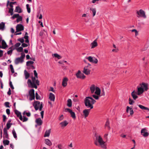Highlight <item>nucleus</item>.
<instances>
[{
	"label": "nucleus",
	"instance_id": "1",
	"mask_svg": "<svg viewBox=\"0 0 149 149\" xmlns=\"http://www.w3.org/2000/svg\"><path fill=\"white\" fill-rule=\"evenodd\" d=\"M95 136L96 139L94 142L96 146L100 147L103 149H106V142L103 140L101 136L100 135H96Z\"/></svg>",
	"mask_w": 149,
	"mask_h": 149
},
{
	"label": "nucleus",
	"instance_id": "2",
	"mask_svg": "<svg viewBox=\"0 0 149 149\" xmlns=\"http://www.w3.org/2000/svg\"><path fill=\"white\" fill-rule=\"evenodd\" d=\"M148 84L143 82L140 84L139 86H137V94L138 95H140L142 94L144 91H147L148 89Z\"/></svg>",
	"mask_w": 149,
	"mask_h": 149
},
{
	"label": "nucleus",
	"instance_id": "3",
	"mask_svg": "<svg viewBox=\"0 0 149 149\" xmlns=\"http://www.w3.org/2000/svg\"><path fill=\"white\" fill-rule=\"evenodd\" d=\"M84 102L85 106L87 108L92 109L93 107V104L96 101L91 97H87L85 98Z\"/></svg>",
	"mask_w": 149,
	"mask_h": 149
},
{
	"label": "nucleus",
	"instance_id": "4",
	"mask_svg": "<svg viewBox=\"0 0 149 149\" xmlns=\"http://www.w3.org/2000/svg\"><path fill=\"white\" fill-rule=\"evenodd\" d=\"M28 86L31 88H37V85L39 84V81L36 78L34 77H32V80L29 79L27 82Z\"/></svg>",
	"mask_w": 149,
	"mask_h": 149
},
{
	"label": "nucleus",
	"instance_id": "5",
	"mask_svg": "<svg viewBox=\"0 0 149 149\" xmlns=\"http://www.w3.org/2000/svg\"><path fill=\"white\" fill-rule=\"evenodd\" d=\"M33 105L36 110H37L39 109L40 111L42 110L43 107L42 102L40 103L38 101L35 102Z\"/></svg>",
	"mask_w": 149,
	"mask_h": 149
},
{
	"label": "nucleus",
	"instance_id": "6",
	"mask_svg": "<svg viewBox=\"0 0 149 149\" xmlns=\"http://www.w3.org/2000/svg\"><path fill=\"white\" fill-rule=\"evenodd\" d=\"M91 65L89 63H88L87 66H85L83 72L86 75H88L90 74L91 68Z\"/></svg>",
	"mask_w": 149,
	"mask_h": 149
},
{
	"label": "nucleus",
	"instance_id": "7",
	"mask_svg": "<svg viewBox=\"0 0 149 149\" xmlns=\"http://www.w3.org/2000/svg\"><path fill=\"white\" fill-rule=\"evenodd\" d=\"M136 14H137V17H142L144 18H146V17L145 12L142 9L137 11Z\"/></svg>",
	"mask_w": 149,
	"mask_h": 149
},
{
	"label": "nucleus",
	"instance_id": "8",
	"mask_svg": "<svg viewBox=\"0 0 149 149\" xmlns=\"http://www.w3.org/2000/svg\"><path fill=\"white\" fill-rule=\"evenodd\" d=\"M85 58L86 59H88L90 62L95 64H97L98 62L97 59L95 57L89 56L88 57H86Z\"/></svg>",
	"mask_w": 149,
	"mask_h": 149
},
{
	"label": "nucleus",
	"instance_id": "9",
	"mask_svg": "<svg viewBox=\"0 0 149 149\" xmlns=\"http://www.w3.org/2000/svg\"><path fill=\"white\" fill-rule=\"evenodd\" d=\"M65 111L66 112L69 113L71 115V116L74 119H75L76 117L75 113L72 110L69 108H65Z\"/></svg>",
	"mask_w": 149,
	"mask_h": 149
},
{
	"label": "nucleus",
	"instance_id": "10",
	"mask_svg": "<svg viewBox=\"0 0 149 149\" xmlns=\"http://www.w3.org/2000/svg\"><path fill=\"white\" fill-rule=\"evenodd\" d=\"M76 76L77 78L81 79H84L86 77L84 74L82 73L80 71H78L77 73L76 74Z\"/></svg>",
	"mask_w": 149,
	"mask_h": 149
},
{
	"label": "nucleus",
	"instance_id": "11",
	"mask_svg": "<svg viewBox=\"0 0 149 149\" xmlns=\"http://www.w3.org/2000/svg\"><path fill=\"white\" fill-rule=\"evenodd\" d=\"M141 134L144 137H147L149 135V133L147 132V130L146 128L142 129L141 130Z\"/></svg>",
	"mask_w": 149,
	"mask_h": 149
},
{
	"label": "nucleus",
	"instance_id": "12",
	"mask_svg": "<svg viewBox=\"0 0 149 149\" xmlns=\"http://www.w3.org/2000/svg\"><path fill=\"white\" fill-rule=\"evenodd\" d=\"M29 94L30 96L29 99L32 100L35 99L34 90L33 89H31L29 92Z\"/></svg>",
	"mask_w": 149,
	"mask_h": 149
},
{
	"label": "nucleus",
	"instance_id": "13",
	"mask_svg": "<svg viewBox=\"0 0 149 149\" xmlns=\"http://www.w3.org/2000/svg\"><path fill=\"white\" fill-rule=\"evenodd\" d=\"M24 29V27L21 24H18L16 26V32H19L23 30Z\"/></svg>",
	"mask_w": 149,
	"mask_h": 149
},
{
	"label": "nucleus",
	"instance_id": "14",
	"mask_svg": "<svg viewBox=\"0 0 149 149\" xmlns=\"http://www.w3.org/2000/svg\"><path fill=\"white\" fill-rule=\"evenodd\" d=\"M90 13L92 14L93 17H94L95 15L97 12V10L96 8H91L89 9Z\"/></svg>",
	"mask_w": 149,
	"mask_h": 149
},
{
	"label": "nucleus",
	"instance_id": "15",
	"mask_svg": "<svg viewBox=\"0 0 149 149\" xmlns=\"http://www.w3.org/2000/svg\"><path fill=\"white\" fill-rule=\"evenodd\" d=\"M68 81V79L66 77H65L63 79L62 84L63 87H65L67 86Z\"/></svg>",
	"mask_w": 149,
	"mask_h": 149
},
{
	"label": "nucleus",
	"instance_id": "16",
	"mask_svg": "<svg viewBox=\"0 0 149 149\" xmlns=\"http://www.w3.org/2000/svg\"><path fill=\"white\" fill-rule=\"evenodd\" d=\"M24 61V60L19 57L15 59V63L17 65L19 63H22Z\"/></svg>",
	"mask_w": 149,
	"mask_h": 149
},
{
	"label": "nucleus",
	"instance_id": "17",
	"mask_svg": "<svg viewBox=\"0 0 149 149\" xmlns=\"http://www.w3.org/2000/svg\"><path fill=\"white\" fill-rule=\"evenodd\" d=\"M91 109H85L83 111V113L84 116L85 118L87 117L89 114L90 110Z\"/></svg>",
	"mask_w": 149,
	"mask_h": 149
},
{
	"label": "nucleus",
	"instance_id": "18",
	"mask_svg": "<svg viewBox=\"0 0 149 149\" xmlns=\"http://www.w3.org/2000/svg\"><path fill=\"white\" fill-rule=\"evenodd\" d=\"M15 113L17 115V117H19L20 120H22V117L21 114V113L17 110H15Z\"/></svg>",
	"mask_w": 149,
	"mask_h": 149
},
{
	"label": "nucleus",
	"instance_id": "19",
	"mask_svg": "<svg viewBox=\"0 0 149 149\" xmlns=\"http://www.w3.org/2000/svg\"><path fill=\"white\" fill-rule=\"evenodd\" d=\"M137 93L136 92H135L134 90L131 93V95L133 99L134 100H136V99L138 97V96H137V95H137Z\"/></svg>",
	"mask_w": 149,
	"mask_h": 149
},
{
	"label": "nucleus",
	"instance_id": "20",
	"mask_svg": "<svg viewBox=\"0 0 149 149\" xmlns=\"http://www.w3.org/2000/svg\"><path fill=\"white\" fill-rule=\"evenodd\" d=\"M36 122L38 125H40L42 124V121L40 118H38L36 119Z\"/></svg>",
	"mask_w": 149,
	"mask_h": 149
},
{
	"label": "nucleus",
	"instance_id": "21",
	"mask_svg": "<svg viewBox=\"0 0 149 149\" xmlns=\"http://www.w3.org/2000/svg\"><path fill=\"white\" fill-rule=\"evenodd\" d=\"M55 96L52 93H50L49 96V99L51 101L54 102L55 100Z\"/></svg>",
	"mask_w": 149,
	"mask_h": 149
},
{
	"label": "nucleus",
	"instance_id": "22",
	"mask_svg": "<svg viewBox=\"0 0 149 149\" xmlns=\"http://www.w3.org/2000/svg\"><path fill=\"white\" fill-rule=\"evenodd\" d=\"M97 43L96 41V40H94L91 44V48L93 49L95 47L97 46Z\"/></svg>",
	"mask_w": 149,
	"mask_h": 149
},
{
	"label": "nucleus",
	"instance_id": "23",
	"mask_svg": "<svg viewBox=\"0 0 149 149\" xmlns=\"http://www.w3.org/2000/svg\"><path fill=\"white\" fill-rule=\"evenodd\" d=\"M96 87L94 84H92L90 87V90L91 91V93H92L94 92L95 89H96Z\"/></svg>",
	"mask_w": 149,
	"mask_h": 149
},
{
	"label": "nucleus",
	"instance_id": "24",
	"mask_svg": "<svg viewBox=\"0 0 149 149\" xmlns=\"http://www.w3.org/2000/svg\"><path fill=\"white\" fill-rule=\"evenodd\" d=\"M130 110V114L131 116L134 113V111L133 109L132 108H130L129 107L127 106V107L126 112L128 113L129 112V110Z\"/></svg>",
	"mask_w": 149,
	"mask_h": 149
},
{
	"label": "nucleus",
	"instance_id": "25",
	"mask_svg": "<svg viewBox=\"0 0 149 149\" xmlns=\"http://www.w3.org/2000/svg\"><path fill=\"white\" fill-rule=\"evenodd\" d=\"M22 10L21 8L19 6H17L16 7L15 9V12L20 13L22 12Z\"/></svg>",
	"mask_w": 149,
	"mask_h": 149
},
{
	"label": "nucleus",
	"instance_id": "26",
	"mask_svg": "<svg viewBox=\"0 0 149 149\" xmlns=\"http://www.w3.org/2000/svg\"><path fill=\"white\" fill-rule=\"evenodd\" d=\"M95 91V93L97 95H100L101 93V90L98 87H96Z\"/></svg>",
	"mask_w": 149,
	"mask_h": 149
},
{
	"label": "nucleus",
	"instance_id": "27",
	"mask_svg": "<svg viewBox=\"0 0 149 149\" xmlns=\"http://www.w3.org/2000/svg\"><path fill=\"white\" fill-rule=\"evenodd\" d=\"M68 124V123L66 120L60 123V124L62 127L66 126Z\"/></svg>",
	"mask_w": 149,
	"mask_h": 149
},
{
	"label": "nucleus",
	"instance_id": "28",
	"mask_svg": "<svg viewBox=\"0 0 149 149\" xmlns=\"http://www.w3.org/2000/svg\"><path fill=\"white\" fill-rule=\"evenodd\" d=\"M45 143L46 145L49 146H50L52 145V142L48 139H45Z\"/></svg>",
	"mask_w": 149,
	"mask_h": 149
},
{
	"label": "nucleus",
	"instance_id": "29",
	"mask_svg": "<svg viewBox=\"0 0 149 149\" xmlns=\"http://www.w3.org/2000/svg\"><path fill=\"white\" fill-rule=\"evenodd\" d=\"M138 106L140 109L142 110H147L149 111V108L147 107H145L141 104H139Z\"/></svg>",
	"mask_w": 149,
	"mask_h": 149
},
{
	"label": "nucleus",
	"instance_id": "30",
	"mask_svg": "<svg viewBox=\"0 0 149 149\" xmlns=\"http://www.w3.org/2000/svg\"><path fill=\"white\" fill-rule=\"evenodd\" d=\"M2 48L3 49H6L8 46L6 42L4 40H2Z\"/></svg>",
	"mask_w": 149,
	"mask_h": 149
},
{
	"label": "nucleus",
	"instance_id": "31",
	"mask_svg": "<svg viewBox=\"0 0 149 149\" xmlns=\"http://www.w3.org/2000/svg\"><path fill=\"white\" fill-rule=\"evenodd\" d=\"M11 120H10L8 121L6 124L7 129L8 130L11 127V125H12V123H10Z\"/></svg>",
	"mask_w": 149,
	"mask_h": 149
},
{
	"label": "nucleus",
	"instance_id": "32",
	"mask_svg": "<svg viewBox=\"0 0 149 149\" xmlns=\"http://www.w3.org/2000/svg\"><path fill=\"white\" fill-rule=\"evenodd\" d=\"M5 27V24L4 22H1L0 23V30L3 31L4 30Z\"/></svg>",
	"mask_w": 149,
	"mask_h": 149
},
{
	"label": "nucleus",
	"instance_id": "33",
	"mask_svg": "<svg viewBox=\"0 0 149 149\" xmlns=\"http://www.w3.org/2000/svg\"><path fill=\"white\" fill-rule=\"evenodd\" d=\"M72 102L71 99H68L67 100V106L70 107L72 106Z\"/></svg>",
	"mask_w": 149,
	"mask_h": 149
},
{
	"label": "nucleus",
	"instance_id": "34",
	"mask_svg": "<svg viewBox=\"0 0 149 149\" xmlns=\"http://www.w3.org/2000/svg\"><path fill=\"white\" fill-rule=\"evenodd\" d=\"M51 132V129L47 130L46 131L45 135L44 137H49L50 135V134Z\"/></svg>",
	"mask_w": 149,
	"mask_h": 149
},
{
	"label": "nucleus",
	"instance_id": "35",
	"mask_svg": "<svg viewBox=\"0 0 149 149\" xmlns=\"http://www.w3.org/2000/svg\"><path fill=\"white\" fill-rule=\"evenodd\" d=\"M24 74L25 76V78L26 79H28L30 76L29 74L26 70H25L24 71Z\"/></svg>",
	"mask_w": 149,
	"mask_h": 149
},
{
	"label": "nucleus",
	"instance_id": "36",
	"mask_svg": "<svg viewBox=\"0 0 149 149\" xmlns=\"http://www.w3.org/2000/svg\"><path fill=\"white\" fill-rule=\"evenodd\" d=\"M105 127H107L108 130H109L110 129V127L109 126V122L108 120H107L105 124Z\"/></svg>",
	"mask_w": 149,
	"mask_h": 149
},
{
	"label": "nucleus",
	"instance_id": "37",
	"mask_svg": "<svg viewBox=\"0 0 149 149\" xmlns=\"http://www.w3.org/2000/svg\"><path fill=\"white\" fill-rule=\"evenodd\" d=\"M13 46H12L11 47H10L9 49H10L7 52V54L8 55H11L12 54V53L13 50H14L15 49V48H14L13 49H12V47Z\"/></svg>",
	"mask_w": 149,
	"mask_h": 149
},
{
	"label": "nucleus",
	"instance_id": "38",
	"mask_svg": "<svg viewBox=\"0 0 149 149\" xmlns=\"http://www.w3.org/2000/svg\"><path fill=\"white\" fill-rule=\"evenodd\" d=\"M34 62L31 61H27L26 63V65L27 66H31L34 63Z\"/></svg>",
	"mask_w": 149,
	"mask_h": 149
},
{
	"label": "nucleus",
	"instance_id": "39",
	"mask_svg": "<svg viewBox=\"0 0 149 149\" xmlns=\"http://www.w3.org/2000/svg\"><path fill=\"white\" fill-rule=\"evenodd\" d=\"M53 56H54L55 57L57 58L58 59H59L61 58V57L58 54H54L52 55Z\"/></svg>",
	"mask_w": 149,
	"mask_h": 149
},
{
	"label": "nucleus",
	"instance_id": "40",
	"mask_svg": "<svg viewBox=\"0 0 149 149\" xmlns=\"http://www.w3.org/2000/svg\"><path fill=\"white\" fill-rule=\"evenodd\" d=\"M25 114L28 117H29L31 116V113L29 112H26V111H24L23 113V115L24 116Z\"/></svg>",
	"mask_w": 149,
	"mask_h": 149
},
{
	"label": "nucleus",
	"instance_id": "41",
	"mask_svg": "<svg viewBox=\"0 0 149 149\" xmlns=\"http://www.w3.org/2000/svg\"><path fill=\"white\" fill-rule=\"evenodd\" d=\"M9 143V141L8 140H5L3 141V143L4 146L8 145Z\"/></svg>",
	"mask_w": 149,
	"mask_h": 149
},
{
	"label": "nucleus",
	"instance_id": "42",
	"mask_svg": "<svg viewBox=\"0 0 149 149\" xmlns=\"http://www.w3.org/2000/svg\"><path fill=\"white\" fill-rule=\"evenodd\" d=\"M18 52H22L23 51V48L21 47H18L17 48H15Z\"/></svg>",
	"mask_w": 149,
	"mask_h": 149
},
{
	"label": "nucleus",
	"instance_id": "43",
	"mask_svg": "<svg viewBox=\"0 0 149 149\" xmlns=\"http://www.w3.org/2000/svg\"><path fill=\"white\" fill-rule=\"evenodd\" d=\"M12 134L13 135L14 137L16 139L17 138V134L14 129H13L12 130Z\"/></svg>",
	"mask_w": 149,
	"mask_h": 149
},
{
	"label": "nucleus",
	"instance_id": "44",
	"mask_svg": "<svg viewBox=\"0 0 149 149\" xmlns=\"http://www.w3.org/2000/svg\"><path fill=\"white\" fill-rule=\"evenodd\" d=\"M8 13H10L11 15H13V8H9Z\"/></svg>",
	"mask_w": 149,
	"mask_h": 149
},
{
	"label": "nucleus",
	"instance_id": "45",
	"mask_svg": "<svg viewBox=\"0 0 149 149\" xmlns=\"http://www.w3.org/2000/svg\"><path fill=\"white\" fill-rule=\"evenodd\" d=\"M22 17L21 16H19L17 18L16 21L17 23L19 22L20 21H22Z\"/></svg>",
	"mask_w": 149,
	"mask_h": 149
},
{
	"label": "nucleus",
	"instance_id": "46",
	"mask_svg": "<svg viewBox=\"0 0 149 149\" xmlns=\"http://www.w3.org/2000/svg\"><path fill=\"white\" fill-rule=\"evenodd\" d=\"M10 69L11 72L12 73H14L15 72L13 68V65L11 64L10 65Z\"/></svg>",
	"mask_w": 149,
	"mask_h": 149
},
{
	"label": "nucleus",
	"instance_id": "47",
	"mask_svg": "<svg viewBox=\"0 0 149 149\" xmlns=\"http://www.w3.org/2000/svg\"><path fill=\"white\" fill-rule=\"evenodd\" d=\"M19 16V15L18 14H15L12 17H11V18L12 19H14L15 18H17Z\"/></svg>",
	"mask_w": 149,
	"mask_h": 149
},
{
	"label": "nucleus",
	"instance_id": "48",
	"mask_svg": "<svg viewBox=\"0 0 149 149\" xmlns=\"http://www.w3.org/2000/svg\"><path fill=\"white\" fill-rule=\"evenodd\" d=\"M26 6L28 12L30 13L31 12V8L29 7V5L28 4H27Z\"/></svg>",
	"mask_w": 149,
	"mask_h": 149
},
{
	"label": "nucleus",
	"instance_id": "49",
	"mask_svg": "<svg viewBox=\"0 0 149 149\" xmlns=\"http://www.w3.org/2000/svg\"><path fill=\"white\" fill-rule=\"evenodd\" d=\"M28 120V118L24 116L23 118H22V120H20L22 121L23 122H24L27 121Z\"/></svg>",
	"mask_w": 149,
	"mask_h": 149
},
{
	"label": "nucleus",
	"instance_id": "50",
	"mask_svg": "<svg viewBox=\"0 0 149 149\" xmlns=\"http://www.w3.org/2000/svg\"><path fill=\"white\" fill-rule=\"evenodd\" d=\"M134 102V101L133 100L131 99L130 98L129 99V103L131 105Z\"/></svg>",
	"mask_w": 149,
	"mask_h": 149
},
{
	"label": "nucleus",
	"instance_id": "51",
	"mask_svg": "<svg viewBox=\"0 0 149 149\" xmlns=\"http://www.w3.org/2000/svg\"><path fill=\"white\" fill-rule=\"evenodd\" d=\"M17 40L20 42L22 43H23L24 42V38H20L17 39Z\"/></svg>",
	"mask_w": 149,
	"mask_h": 149
},
{
	"label": "nucleus",
	"instance_id": "52",
	"mask_svg": "<svg viewBox=\"0 0 149 149\" xmlns=\"http://www.w3.org/2000/svg\"><path fill=\"white\" fill-rule=\"evenodd\" d=\"M98 95H92V96L95 98V100H98L99 99V97L98 96Z\"/></svg>",
	"mask_w": 149,
	"mask_h": 149
},
{
	"label": "nucleus",
	"instance_id": "53",
	"mask_svg": "<svg viewBox=\"0 0 149 149\" xmlns=\"http://www.w3.org/2000/svg\"><path fill=\"white\" fill-rule=\"evenodd\" d=\"M25 57V54L24 53H22L21 54V56L19 58L24 60Z\"/></svg>",
	"mask_w": 149,
	"mask_h": 149
},
{
	"label": "nucleus",
	"instance_id": "54",
	"mask_svg": "<svg viewBox=\"0 0 149 149\" xmlns=\"http://www.w3.org/2000/svg\"><path fill=\"white\" fill-rule=\"evenodd\" d=\"M20 45L21 43H20L18 42L16 43L14 45V46L15 47V48H17L19 47L20 46Z\"/></svg>",
	"mask_w": 149,
	"mask_h": 149
},
{
	"label": "nucleus",
	"instance_id": "55",
	"mask_svg": "<svg viewBox=\"0 0 149 149\" xmlns=\"http://www.w3.org/2000/svg\"><path fill=\"white\" fill-rule=\"evenodd\" d=\"M36 97L37 100H40V96L37 92L36 93Z\"/></svg>",
	"mask_w": 149,
	"mask_h": 149
},
{
	"label": "nucleus",
	"instance_id": "56",
	"mask_svg": "<svg viewBox=\"0 0 149 149\" xmlns=\"http://www.w3.org/2000/svg\"><path fill=\"white\" fill-rule=\"evenodd\" d=\"M34 75H35V77L36 79H38V74L36 70H34L33 71Z\"/></svg>",
	"mask_w": 149,
	"mask_h": 149
},
{
	"label": "nucleus",
	"instance_id": "57",
	"mask_svg": "<svg viewBox=\"0 0 149 149\" xmlns=\"http://www.w3.org/2000/svg\"><path fill=\"white\" fill-rule=\"evenodd\" d=\"M56 147H57L59 149H62L63 148V146L62 144H60L58 145Z\"/></svg>",
	"mask_w": 149,
	"mask_h": 149
},
{
	"label": "nucleus",
	"instance_id": "58",
	"mask_svg": "<svg viewBox=\"0 0 149 149\" xmlns=\"http://www.w3.org/2000/svg\"><path fill=\"white\" fill-rule=\"evenodd\" d=\"M5 105L7 107H9V103L8 102H6L5 103Z\"/></svg>",
	"mask_w": 149,
	"mask_h": 149
},
{
	"label": "nucleus",
	"instance_id": "59",
	"mask_svg": "<svg viewBox=\"0 0 149 149\" xmlns=\"http://www.w3.org/2000/svg\"><path fill=\"white\" fill-rule=\"evenodd\" d=\"M108 133H106L104 134V139H106L107 140H108Z\"/></svg>",
	"mask_w": 149,
	"mask_h": 149
},
{
	"label": "nucleus",
	"instance_id": "60",
	"mask_svg": "<svg viewBox=\"0 0 149 149\" xmlns=\"http://www.w3.org/2000/svg\"><path fill=\"white\" fill-rule=\"evenodd\" d=\"M3 133L4 135L8 134L7 129L5 128L3 129Z\"/></svg>",
	"mask_w": 149,
	"mask_h": 149
},
{
	"label": "nucleus",
	"instance_id": "61",
	"mask_svg": "<svg viewBox=\"0 0 149 149\" xmlns=\"http://www.w3.org/2000/svg\"><path fill=\"white\" fill-rule=\"evenodd\" d=\"M28 45L25 43H23L22 45V46L24 47H26L28 46Z\"/></svg>",
	"mask_w": 149,
	"mask_h": 149
},
{
	"label": "nucleus",
	"instance_id": "62",
	"mask_svg": "<svg viewBox=\"0 0 149 149\" xmlns=\"http://www.w3.org/2000/svg\"><path fill=\"white\" fill-rule=\"evenodd\" d=\"M63 115H62L59 118V120H63Z\"/></svg>",
	"mask_w": 149,
	"mask_h": 149
},
{
	"label": "nucleus",
	"instance_id": "63",
	"mask_svg": "<svg viewBox=\"0 0 149 149\" xmlns=\"http://www.w3.org/2000/svg\"><path fill=\"white\" fill-rule=\"evenodd\" d=\"M3 121L5 122V121L6 120V116L5 115H3Z\"/></svg>",
	"mask_w": 149,
	"mask_h": 149
},
{
	"label": "nucleus",
	"instance_id": "64",
	"mask_svg": "<svg viewBox=\"0 0 149 149\" xmlns=\"http://www.w3.org/2000/svg\"><path fill=\"white\" fill-rule=\"evenodd\" d=\"M6 113L8 115H9L10 114V110L9 109H6Z\"/></svg>",
	"mask_w": 149,
	"mask_h": 149
}]
</instances>
